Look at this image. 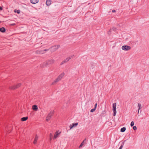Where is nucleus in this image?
I'll list each match as a JSON object with an SVG mask.
<instances>
[{"label": "nucleus", "mask_w": 149, "mask_h": 149, "mask_svg": "<svg viewBox=\"0 0 149 149\" xmlns=\"http://www.w3.org/2000/svg\"><path fill=\"white\" fill-rule=\"evenodd\" d=\"M15 23H13V24H10V25L13 26V25H15Z\"/></svg>", "instance_id": "nucleus-30"}, {"label": "nucleus", "mask_w": 149, "mask_h": 149, "mask_svg": "<svg viewBox=\"0 0 149 149\" xmlns=\"http://www.w3.org/2000/svg\"><path fill=\"white\" fill-rule=\"evenodd\" d=\"M21 83H19L14 86H11L10 87V88L12 89H15L21 86Z\"/></svg>", "instance_id": "nucleus-7"}, {"label": "nucleus", "mask_w": 149, "mask_h": 149, "mask_svg": "<svg viewBox=\"0 0 149 149\" xmlns=\"http://www.w3.org/2000/svg\"><path fill=\"white\" fill-rule=\"evenodd\" d=\"M78 125V123H74L72 124H71L69 126V127L70 129H72L73 128L77 127Z\"/></svg>", "instance_id": "nucleus-9"}, {"label": "nucleus", "mask_w": 149, "mask_h": 149, "mask_svg": "<svg viewBox=\"0 0 149 149\" xmlns=\"http://www.w3.org/2000/svg\"><path fill=\"white\" fill-rule=\"evenodd\" d=\"M54 60L53 59H51L45 61L44 63V64L45 65V66H46L47 65L53 64L54 63Z\"/></svg>", "instance_id": "nucleus-3"}, {"label": "nucleus", "mask_w": 149, "mask_h": 149, "mask_svg": "<svg viewBox=\"0 0 149 149\" xmlns=\"http://www.w3.org/2000/svg\"><path fill=\"white\" fill-rule=\"evenodd\" d=\"M112 11L113 12H115L116 11L115 10H113Z\"/></svg>", "instance_id": "nucleus-32"}, {"label": "nucleus", "mask_w": 149, "mask_h": 149, "mask_svg": "<svg viewBox=\"0 0 149 149\" xmlns=\"http://www.w3.org/2000/svg\"><path fill=\"white\" fill-rule=\"evenodd\" d=\"M116 103H114L113 104V116H115L116 113Z\"/></svg>", "instance_id": "nucleus-5"}, {"label": "nucleus", "mask_w": 149, "mask_h": 149, "mask_svg": "<svg viewBox=\"0 0 149 149\" xmlns=\"http://www.w3.org/2000/svg\"><path fill=\"white\" fill-rule=\"evenodd\" d=\"M84 141H83L82 143H81V144L79 146V148H80L84 144Z\"/></svg>", "instance_id": "nucleus-19"}, {"label": "nucleus", "mask_w": 149, "mask_h": 149, "mask_svg": "<svg viewBox=\"0 0 149 149\" xmlns=\"http://www.w3.org/2000/svg\"><path fill=\"white\" fill-rule=\"evenodd\" d=\"M138 107H139L138 109H140L142 108V106L141 104H140L139 103L138 104Z\"/></svg>", "instance_id": "nucleus-21"}, {"label": "nucleus", "mask_w": 149, "mask_h": 149, "mask_svg": "<svg viewBox=\"0 0 149 149\" xmlns=\"http://www.w3.org/2000/svg\"><path fill=\"white\" fill-rule=\"evenodd\" d=\"M53 134L52 133H50L49 134L50 140L51 141L52 139Z\"/></svg>", "instance_id": "nucleus-20"}, {"label": "nucleus", "mask_w": 149, "mask_h": 149, "mask_svg": "<svg viewBox=\"0 0 149 149\" xmlns=\"http://www.w3.org/2000/svg\"><path fill=\"white\" fill-rule=\"evenodd\" d=\"M96 109H95L94 108L93 109H92L91 110V112H93Z\"/></svg>", "instance_id": "nucleus-23"}, {"label": "nucleus", "mask_w": 149, "mask_h": 149, "mask_svg": "<svg viewBox=\"0 0 149 149\" xmlns=\"http://www.w3.org/2000/svg\"><path fill=\"white\" fill-rule=\"evenodd\" d=\"M65 75V73L64 72H62L61 74L59 75L58 76L57 78L55 79L54 81L52 82V85H54L55 83L60 80L62 78L64 77Z\"/></svg>", "instance_id": "nucleus-1"}, {"label": "nucleus", "mask_w": 149, "mask_h": 149, "mask_svg": "<svg viewBox=\"0 0 149 149\" xmlns=\"http://www.w3.org/2000/svg\"><path fill=\"white\" fill-rule=\"evenodd\" d=\"M30 1L31 3L34 4L37 3L38 1V0H30Z\"/></svg>", "instance_id": "nucleus-13"}, {"label": "nucleus", "mask_w": 149, "mask_h": 149, "mask_svg": "<svg viewBox=\"0 0 149 149\" xmlns=\"http://www.w3.org/2000/svg\"><path fill=\"white\" fill-rule=\"evenodd\" d=\"M122 49L125 51H127L130 50L131 49V47L127 45L123 46L121 47Z\"/></svg>", "instance_id": "nucleus-4"}, {"label": "nucleus", "mask_w": 149, "mask_h": 149, "mask_svg": "<svg viewBox=\"0 0 149 149\" xmlns=\"http://www.w3.org/2000/svg\"><path fill=\"white\" fill-rule=\"evenodd\" d=\"M6 29L4 27H2L0 28V31L2 32H4L5 31Z\"/></svg>", "instance_id": "nucleus-16"}, {"label": "nucleus", "mask_w": 149, "mask_h": 149, "mask_svg": "<svg viewBox=\"0 0 149 149\" xmlns=\"http://www.w3.org/2000/svg\"><path fill=\"white\" fill-rule=\"evenodd\" d=\"M51 3V2L50 0H47L46 1V4L47 6H49Z\"/></svg>", "instance_id": "nucleus-14"}, {"label": "nucleus", "mask_w": 149, "mask_h": 149, "mask_svg": "<svg viewBox=\"0 0 149 149\" xmlns=\"http://www.w3.org/2000/svg\"><path fill=\"white\" fill-rule=\"evenodd\" d=\"M123 145H121L120 146L119 148V149H122V148H123Z\"/></svg>", "instance_id": "nucleus-28"}, {"label": "nucleus", "mask_w": 149, "mask_h": 149, "mask_svg": "<svg viewBox=\"0 0 149 149\" xmlns=\"http://www.w3.org/2000/svg\"><path fill=\"white\" fill-rule=\"evenodd\" d=\"M97 103H96L95 105V107H94V108L96 109V107H97Z\"/></svg>", "instance_id": "nucleus-27"}, {"label": "nucleus", "mask_w": 149, "mask_h": 149, "mask_svg": "<svg viewBox=\"0 0 149 149\" xmlns=\"http://www.w3.org/2000/svg\"><path fill=\"white\" fill-rule=\"evenodd\" d=\"M38 138V136L37 135H36L35 136V137L33 142L34 144H36V143Z\"/></svg>", "instance_id": "nucleus-10"}, {"label": "nucleus", "mask_w": 149, "mask_h": 149, "mask_svg": "<svg viewBox=\"0 0 149 149\" xmlns=\"http://www.w3.org/2000/svg\"><path fill=\"white\" fill-rule=\"evenodd\" d=\"M134 125V123L133 121H132L130 124V125L131 127L133 126Z\"/></svg>", "instance_id": "nucleus-24"}, {"label": "nucleus", "mask_w": 149, "mask_h": 149, "mask_svg": "<svg viewBox=\"0 0 149 149\" xmlns=\"http://www.w3.org/2000/svg\"><path fill=\"white\" fill-rule=\"evenodd\" d=\"M54 113V111H51L49 114L48 116L46 117V120L47 121H48L51 118Z\"/></svg>", "instance_id": "nucleus-6"}, {"label": "nucleus", "mask_w": 149, "mask_h": 149, "mask_svg": "<svg viewBox=\"0 0 149 149\" xmlns=\"http://www.w3.org/2000/svg\"><path fill=\"white\" fill-rule=\"evenodd\" d=\"M140 109H138V113L139 114V111Z\"/></svg>", "instance_id": "nucleus-31"}, {"label": "nucleus", "mask_w": 149, "mask_h": 149, "mask_svg": "<svg viewBox=\"0 0 149 149\" xmlns=\"http://www.w3.org/2000/svg\"><path fill=\"white\" fill-rule=\"evenodd\" d=\"M28 118V117H24L21 118V120L22 121H25Z\"/></svg>", "instance_id": "nucleus-17"}, {"label": "nucleus", "mask_w": 149, "mask_h": 149, "mask_svg": "<svg viewBox=\"0 0 149 149\" xmlns=\"http://www.w3.org/2000/svg\"><path fill=\"white\" fill-rule=\"evenodd\" d=\"M70 59V57L68 58H67L65 60V61H63L61 63V64H63L64 63L65 61H68Z\"/></svg>", "instance_id": "nucleus-15"}, {"label": "nucleus", "mask_w": 149, "mask_h": 149, "mask_svg": "<svg viewBox=\"0 0 149 149\" xmlns=\"http://www.w3.org/2000/svg\"><path fill=\"white\" fill-rule=\"evenodd\" d=\"M61 133V132L59 131H57L55 133L54 136L53 137V139L54 140L56 139L57 137H58L59 136L60 134Z\"/></svg>", "instance_id": "nucleus-8"}, {"label": "nucleus", "mask_w": 149, "mask_h": 149, "mask_svg": "<svg viewBox=\"0 0 149 149\" xmlns=\"http://www.w3.org/2000/svg\"><path fill=\"white\" fill-rule=\"evenodd\" d=\"M1 21H0V23H1Z\"/></svg>", "instance_id": "nucleus-33"}, {"label": "nucleus", "mask_w": 149, "mask_h": 149, "mask_svg": "<svg viewBox=\"0 0 149 149\" xmlns=\"http://www.w3.org/2000/svg\"><path fill=\"white\" fill-rule=\"evenodd\" d=\"M14 12L15 13H17L18 14H19L20 13V10H15L14 11Z\"/></svg>", "instance_id": "nucleus-22"}, {"label": "nucleus", "mask_w": 149, "mask_h": 149, "mask_svg": "<svg viewBox=\"0 0 149 149\" xmlns=\"http://www.w3.org/2000/svg\"><path fill=\"white\" fill-rule=\"evenodd\" d=\"M126 130V128L125 127H123L120 129V131L121 132H124Z\"/></svg>", "instance_id": "nucleus-18"}, {"label": "nucleus", "mask_w": 149, "mask_h": 149, "mask_svg": "<svg viewBox=\"0 0 149 149\" xmlns=\"http://www.w3.org/2000/svg\"><path fill=\"white\" fill-rule=\"evenodd\" d=\"M3 10V8L1 7H0V10Z\"/></svg>", "instance_id": "nucleus-29"}, {"label": "nucleus", "mask_w": 149, "mask_h": 149, "mask_svg": "<svg viewBox=\"0 0 149 149\" xmlns=\"http://www.w3.org/2000/svg\"><path fill=\"white\" fill-rule=\"evenodd\" d=\"M60 47L59 45H57L51 47L49 49L52 52H53L57 50Z\"/></svg>", "instance_id": "nucleus-2"}, {"label": "nucleus", "mask_w": 149, "mask_h": 149, "mask_svg": "<svg viewBox=\"0 0 149 149\" xmlns=\"http://www.w3.org/2000/svg\"><path fill=\"white\" fill-rule=\"evenodd\" d=\"M32 109L35 111H37L38 109V107L36 105H34L32 106Z\"/></svg>", "instance_id": "nucleus-11"}, {"label": "nucleus", "mask_w": 149, "mask_h": 149, "mask_svg": "<svg viewBox=\"0 0 149 149\" xmlns=\"http://www.w3.org/2000/svg\"><path fill=\"white\" fill-rule=\"evenodd\" d=\"M36 53L37 54H43L45 53V52H43L42 51V50H37L36 52Z\"/></svg>", "instance_id": "nucleus-12"}, {"label": "nucleus", "mask_w": 149, "mask_h": 149, "mask_svg": "<svg viewBox=\"0 0 149 149\" xmlns=\"http://www.w3.org/2000/svg\"><path fill=\"white\" fill-rule=\"evenodd\" d=\"M133 129L134 130H136L137 129V127L136 126H134L133 127Z\"/></svg>", "instance_id": "nucleus-26"}, {"label": "nucleus", "mask_w": 149, "mask_h": 149, "mask_svg": "<svg viewBox=\"0 0 149 149\" xmlns=\"http://www.w3.org/2000/svg\"><path fill=\"white\" fill-rule=\"evenodd\" d=\"M49 50V49H45L43 50H42V51L43 52H45V53L46 52L48 51Z\"/></svg>", "instance_id": "nucleus-25"}]
</instances>
